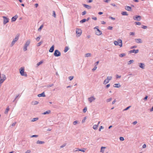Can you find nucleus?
<instances>
[{
	"label": "nucleus",
	"mask_w": 153,
	"mask_h": 153,
	"mask_svg": "<svg viewBox=\"0 0 153 153\" xmlns=\"http://www.w3.org/2000/svg\"><path fill=\"white\" fill-rule=\"evenodd\" d=\"M147 27L145 25H142V28L144 29H146L147 28Z\"/></svg>",
	"instance_id": "nucleus-46"
},
{
	"label": "nucleus",
	"mask_w": 153,
	"mask_h": 153,
	"mask_svg": "<svg viewBox=\"0 0 153 153\" xmlns=\"http://www.w3.org/2000/svg\"><path fill=\"white\" fill-rule=\"evenodd\" d=\"M138 65L140 68H141L142 69H145V65L144 63L140 62L138 63Z\"/></svg>",
	"instance_id": "nucleus-12"
},
{
	"label": "nucleus",
	"mask_w": 153,
	"mask_h": 153,
	"mask_svg": "<svg viewBox=\"0 0 153 153\" xmlns=\"http://www.w3.org/2000/svg\"><path fill=\"white\" fill-rule=\"evenodd\" d=\"M135 42L137 43H141L142 42V41L140 39H135Z\"/></svg>",
	"instance_id": "nucleus-14"
},
{
	"label": "nucleus",
	"mask_w": 153,
	"mask_h": 153,
	"mask_svg": "<svg viewBox=\"0 0 153 153\" xmlns=\"http://www.w3.org/2000/svg\"><path fill=\"white\" fill-rule=\"evenodd\" d=\"M86 150V149L83 148V149H79V151H81V152H85Z\"/></svg>",
	"instance_id": "nucleus-31"
},
{
	"label": "nucleus",
	"mask_w": 153,
	"mask_h": 153,
	"mask_svg": "<svg viewBox=\"0 0 153 153\" xmlns=\"http://www.w3.org/2000/svg\"><path fill=\"white\" fill-rule=\"evenodd\" d=\"M109 18H110V19H111L112 20H115V18H114V17H111V16H110V17H109Z\"/></svg>",
	"instance_id": "nucleus-60"
},
{
	"label": "nucleus",
	"mask_w": 153,
	"mask_h": 153,
	"mask_svg": "<svg viewBox=\"0 0 153 153\" xmlns=\"http://www.w3.org/2000/svg\"><path fill=\"white\" fill-rule=\"evenodd\" d=\"M125 9L126 10L128 11H130L131 10V8L130 6H126L125 7Z\"/></svg>",
	"instance_id": "nucleus-22"
},
{
	"label": "nucleus",
	"mask_w": 153,
	"mask_h": 153,
	"mask_svg": "<svg viewBox=\"0 0 153 153\" xmlns=\"http://www.w3.org/2000/svg\"><path fill=\"white\" fill-rule=\"evenodd\" d=\"M38 103H39V102L38 101H33L32 102V104L33 105H37V104H38Z\"/></svg>",
	"instance_id": "nucleus-29"
},
{
	"label": "nucleus",
	"mask_w": 153,
	"mask_h": 153,
	"mask_svg": "<svg viewBox=\"0 0 153 153\" xmlns=\"http://www.w3.org/2000/svg\"><path fill=\"white\" fill-rule=\"evenodd\" d=\"M76 37H79L82 33V30L80 29L76 28Z\"/></svg>",
	"instance_id": "nucleus-5"
},
{
	"label": "nucleus",
	"mask_w": 153,
	"mask_h": 153,
	"mask_svg": "<svg viewBox=\"0 0 153 153\" xmlns=\"http://www.w3.org/2000/svg\"><path fill=\"white\" fill-rule=\"evenodd\" d=\"M133 19L135 20L139 21L141 19V17L139 16H136L133 17Z\"/></svg>",
	"instance_id": "nucleus-13"
},
{
	"label": "nucleus",
	"mask_w": 153,
	"mask_h": 153,
	"mask_svg": "<svg viewBox=\"0 0 153 153\" xmlns=\"http://www.w3.org/2000/svg\"><path fill=\"white\" fill-rule=\"evenodd\" d=\"M86 119V117H85L84 118V119L82 120V123H84Z\"/></svg>",
	"instance_id": "nucleus-50"
},
{
	"label": "nucleus",
	"mask_w": 153,
	"mask_h": 153,
	"mask_svg": "<svg viewBox=\"0 0 153 153\" xmlns=\"http://www.w3.org/2000/svg\"><path fill=\"white\" fill-rule=\"evenodd\" d=\"M45 142L44 141H42L40 140H38L36 142V143L38 144H42L45 143Z\"/></svg>",
	"instance_id": "nucleus-25"
},
{
	"label": "nucleus",
	"mask_w": 153,
	"mask_h": 153,
	"mask_svg": "<svg viewBox=\"0 0 153 153\" xmlns=\"http://www.w3.org/2000/svg\"><path fill=\"white\" fill-rule=\"evenodd\" d=\"M51 111L50 110H48L47 111L43 112L42 114L44 115L48 114L51 113Z\"/></svg>",
	"instance_id": "nucleus-21"
},
{
	"label": "nucleus",
	"mask_w": 153,
	"mask_h": 153,
	"mask_svg": "<svg viewBox=\"0 0 153 153\" xmlns=\"http://www.w3.org/2000/svg\"><path fill=\"white\" fill-rule=\"evenodd\" d=\"M98 127V125H94L93 126V128L94 130H96L97 128Z\"/></svg>",
	"instance_id": "nucleus-28"
},
{
	"label": "nucleus",
	"mask_w": 153,
	"mask_h": 153,
	"mask_svg": "<svg viewBox=\"0 0 153 153\" xmlns=\"http://www.w3.org/2000/svg\"><path fill=\"white\" fill-rule=\"evenodd\" d=\"M54 45H52L51 47L50 48L49 51L50 52H53L54 51Z\"/></svg>",
	"instance_id": "nucleus-23"
},
{
	"label": "nucleus",
	"mask_w": 153,
	"mask_h": 153,
	"mask_svg": "<svg viewBox=\"0 0 153 153\" xmlns=\"http://www.w3.org/2000/svg\"><path fill=\"white\" fill-rule=\"evenodd\" d=\"M98 27H99L98 26H96L95 27L94 29H96V30H95V33L96 35H100L102 34V32L99 30L98 29Z\"/></svg>",
	"instance_id": "nucleus-8"
},
{
	"label": "nucleus",
	"mask_w": 153,
	"mask_h": 153,
	"mask_svg": "<svg viewBox=\"0 0 153 153\" xmlns=\"http://www.w3.org/2000/svg\"><path fill=\"white\" fill-rule=\"evenodd\" d=\"M38 137V135H33L31 136V137Z\"/></svg>",
	"instance_id": "nucleus-52"
},
{
	"label": "nucleus",
	"mask_w": 153,
	"mask_h": 153,
	"mask_svg": "<svg viewBox=\"0 0 153 153\" xmlns=\"http://www.w3.org/2000/svg\"><path fill=\"white\" fill-rule=\"evenodd\" d=\"M38 119V118L37 117L35 118L32 119L31 120L32 122H34L37 120Z\"/></svg>",
	"instance_id": "nucleus-36"
},
{
	"label": "nucleus",
	"mask_w": 153,
	"mask_h": 153,
	"mask_svg": "<svg viewBox=\"0 0 153 153\" xmlns=\"http://www.w3.org/2000/svg\"><path fill=\"white\" fill-rule=\"evenodd\" d=\"M112 99V98L111 97L109 99H107L106 100V101L107 102H110V101H111V100Z\"/></svg>",
	"instance_id": "nucleus-39"
},
{
	"label": "nucleus",
	"mask_w": 153,
	"mask_h": 153,
	"mask_svg": "<svg viewBox=\"0 0 153 153\" xmlns=\"http://www.w3.org/2000/svg\"><path fill=\"white\" fill-rule=\"evenodd\" d=\"M97 68V67L96 66H95L92 69V70L93 71H94Z\"/></svg>",
	"instance_id": "nucleus-59"
},
{
	"label": "nucleus",
	"mask_w": 153,
	"mask_h": 153,
	"mask_svg": "<svg viewBox=\"0 0 153 153\" xmlns=\"http://www.w3.org/2000/svg\"><path fill=\"white\" fill-rule=\"evenodd\" d=\"M24 67H21L19 69V72L21 76L26 77L27 75L26 73L24 72Z\"/></svg>",
	"instance_id": "nucleus-3"
},
{
	"label": "nucleus",
	"mask_w": 153,
	"mask_h": 153,
	"mask_svg": "<svg viewBox=\"0 0 153 153\" xmlns=\"http://www.w3.org/2000/svg\"><path fill=\"white\" fill-rule=\"evenodd\" d=\"M83 5H84V6L85 7V8H87V9H90L91 8V6H90L88 5H87V4H84Z\"/></svg>",
	"instance_id": "nucleus-24"
},
{
	"label": "nucleus",
	"mask_w": 153,
	"mask_h": 153,
	"mask_svg": "<svg viewBox=\"0 0 153 153\" xmlns=\"http://www.w3.org/2000/svg\"><path fill=\"white\" fill-rule=\"evenodd\" d=\"M30 152L31 151L30 150H27L25 152V153H30Z\"/></svg>",
	"instance_id": "nucleus-61"
},
{
	"label": "nucleus",
	"mask_w": 153,
	"mask_h": 153,
	"mask_svg": "<svg viewBox=\"0 0 153 153\" xmlns=\"http://www.w3.org/2000/svg\"><path fill=\"white\" fill-rule=\"evenodd\" d=\"M96 99V97L94 95L91 96L88 98V101L90 103L94 102Z\"/></svg>",
	"instance_id": "nucleus-6"
},
{
	"label": "nucleus",
	"mask_w": 153,
	"mask_h": 153,
	"mask_svg": "<svg viewBox=\"0 0 153 153\" xmlns=\"http://www.w3.org/2000/svg\"><path fill=\"white\" fill-rule=\"evenodd\" d=\"M113 27L111 26H109L108 27V29L109 30H111L112 29Z\"/></svg>",
	"instance_id": "nucleus-55"
},
{
	"label": "nucleus",
	"mask_w": 153,
	"mask_h": 153,
	"mask_svg": "<svg viewBox=\"0 0 153 153\" xmlns=\"http://www.w3.org/2000/svg\"><path fill=\"white\" fill-rule=\"evenodd\" d=\"M112 76H108L107 78L103 82V84L105 85L108 83L112 79Z\"/></svg>",
	"instance_id": "nucleus-4"
},
{
	"label": "nucleus",
	"mask_w": 153,
	"mask_h": 153,
	"mask_svg": "<svg viewBox=\"0 0 153 153\" xmlns=\"http://www.w3.org/2000/svg\"><path fill=\"white\" fill-rule=\"evenodd\" d=\"M40 39V37H38L36 38V40L37 41H39Z\"/></svg>",
	"instance_id": "nucleus-56"
},
{
	"label": "nucleus",
	"mask_w": 153,
	"mask_h": 153,
	"mask_svg": "<svg viewBox=\"0 0 153 153\" xmlns=\"http://www.w3.org/2000/svg\"><path fill=\"white\" fill-rule=\"evenodd\" d=\"M142 147L143 148H145L146 147V145L145 144H144L143 145Z\"/></svg>",
	"instance_id": "nucleus-64"
},
{
	"label": "nucleus",
	"mask_w": 153,
	"mask_h": 153,
	"mask_svg": "<svg viewBox=\"0 0 153 153\" xmlns=\"http://www.w3.org/2000/svg\"><path fill=\"white\" fill-rule=\"evenodd\" d=\"M134 62V60H130L127 62L128 64V65H130L131 63H133Z\"/></svg>",
	"instance_id": "nucleus-30"
},
{
	"label": "nucleus",
	"mask_w": 153,
	"mask_h": 153,
	"mask_svg": "<svg viewBox=\"0 0 153 153\" xmlns=\"http://www.w3.org/2000/svg\"><path fill=\"white\" fill-rule=\"evenodd\" d=\"M91 56V54L90 53H88L85 54V57H90Z\"/></svg>",
	"instance_id": "nucleus-20"
},
{
	"label": "nucleus",
	"mask_w": 153,
	"mask_h": 153,
	"mask_svg": "<svg viewBox=\"0 0 153 153\" xmlns=\"http://www.w3.org/2000/svg\"><path fill=\"white\" fill-rule=\"evenodd\" d=\"M106 148L105 147H101L100 152L101 153H104L105 151V149Z\"/></svg>",
	"instance_id": "nucleus-18"
},
{
	"label": "nucleus",
	"mask_w": 153,
	"mask_h": 153,
	"mask_svg": "<svg viewBox=\"0 0 153 153\" xmlns=\"http://www.w3.org/2000/svg\"><path fill=\"white\" fill-rule=\"evenodd\" d=\"M19 35H17L16 36L15 38L13 39L10 44V46L12 47L15 44V42L17 41L19 38Z\"/></svg>",
	"instance_id": "nucleus-7"
},
{
	"label": "nucleus",
	"mask_w": 153,
	"mask_h": 153,
	"mask_svg": "<svg viewBox=\"0 0 153 153\" xmlns=\"http://www.w3.org/2000/svg\"><path fill=\"white\" fill-rule=\"evenodd\" d=\"M121 86V85L119 83L114 84L113 85V87L115 88H120Z\"/></svg>",
	"instance_id": "nucleus-16"
},
{
	"label": "nucleus",
	"mask_w": 153,
	"mask_h": 153,
	"mask_svg": "<svg viewBox=\"0 0 153 153\" xmlns=\"http://www.w3.org/2000/svg\"><path fill=\"white\" fill-rule=\"evenodd\" d=\"M43 63V61H40V62H38L37 64L36 65H37V66L38 67V66H39V65H40L42 64Z\"/></svg>",
	"instance_id": "nucleus-33"
},
{
	"label": "nucleus",
	"mask_w": 153,
	"mask_h": 153,
	"mask_svg": "<svg viewBox=\"0 0 153 153\" xmlns=\"http://www.w3.org/2000/svg\"><path fill=\"white\" fill-rule=\"evenodd\" d=\"M129 34L131 36H134L135 35V33L134 32H131L129 33Z\"/></svg>",
	"instance_id": "nucleus-43"
},
{
	"label": "nucleus",
	"mask_w": 153,
	"mask_h": 153,
	"mask_svg": "<svg viewBox=\"0 0 153 153\" xmlns=\"http://www.w3.org/2000/svg\"><path fill=\"white\" fill-rule=\"evenodd\" d=\"M30 40H27L23 46V50L25 51L27 50V48L29 46L30 43Z\"/></svg>",
	"instance_id": "nucleus-1"
},
{
	"label": "nucleus",
	"mask_w": 153,
	"mask_h": 153,
	"mask_svg": "<svg viewBox=\"0 0 153 153\" xmlns=\"http://www.w3.org/2000/svg\"><path fill=\"white\" fill-rule=\"evenodd\" d=\"M53 14L52 15L53 16L54 18H56V13H55V11H53Z\"/></svg>",
	"instance_id": "nucleus-42"
},
{
	"label": "nucleus",
	"mask_w": 153,
	"mask_h": 153,
	"mask_svg": "<svg viewBox=\"0 0 153 153\" xmlns=\"http://www.w3.org/2000/svg\"><path fill=\"white\" fill-rule=\"evenodd\" d=\"M103 128H104V127L102 126H100L99 129V131H101V129H103Z\"/></svg>",
	"instance_id": "nucleus-51"
},
{
	"label": "nucleus",
	"mask_w": 153,
	"mask_h": 153,
	"mask_svg": "<svg viewBox=\"0 0 153 153\" xmlns=\"http://www.w3.org/2000/svg\"><path fill=\"white\" fill-rule=\"evenodd\" d=\"M110 84L107 85L105 86V88H108L110 86Z\"/></svg>",
	"instance_id": "nucleus-53"
},
{
	"label": "nucleus",
	"mask_w": 153,
	"mask_h": 153,
	"mask_svg": "<svg viewBox=\"0 0 153 153\" xmlns=\"http://www.w3.org/2000/svg\"><path fill=\"white\" fill-rule=\"evenodd\" d=\"M53 85V84H51L50 85H48L47 87H52V86Z\"/></svg>",
	"instance_id": "nucleus-58"
},
{
	"label": "nucleus",
	"mask_w": 153,
	"mask_h": 153,
	"mask_svg": "<svg viewBox=\"0 0 153 153\" xmlns=\"http://www.w3.org/2000/svg\"><path fill=\"white\" fill-rule=\"evenodd\" d=\"M79 149L78 148H76L75 149V150L74 151V152H77L78 151H79Z\"/></svg>",
	"instance_id": "nucleus-57"
},
{
	"label": "nucleus",
	"mask_w": 153,
	"mask_h": 153,
	"mask_svg": "<svg viewBox=\"0 0 153 153\" xmlns=\"http://www.w3.org/2000/svg\"><path fill=\"white\" fill-rule=\"evenodd\" d=\"M121 77V76L119 75H118L117 74L116 75V79L120 78Z\"/></svg>",
	"instance_id": "nucleus-44"
},
{
	"label": "nucleus",
	"mask_w": 153,
	"mask_h": 153,
	"mask_svg": "<svg viewBox=\"0 0 153 153\" xmlns=\"http://www.w3.org/2000/svg\"><path fill=\"white\" fill-rule=\"evenodd\" d=\"M61 53L60 52L57 50L55 51L54 53V55L56 57H58L61 56Z\"/></svg>",
	"instance_id": "nucleus-10"
},
{
	"label": "nucleus",
	"mask_w": 153,
	"mask_h": 153,
	"mask_svg": "<svg viewBox=\"0 0 153 153\" xmlns=\"http://www.w3.org/2000/svg\"><path fill=\"white\" fill-rule=\"evenodd\" d=\"M120 141H123L124 140V138L123 137H120Z\"/></svg>",
	"instance_id": "nucleus-49"
},
{
	"label": "nucleus",
	"mask_w": 153,
	"mask_h": 153,
	"mask_svg": "<svg viewBox=\"0 0 153 153\" xmlns=\"http://www.w3.org/2000/svg\"><path fill=\"white\" fill-rule=\"evenodd\" d=\"M121 14L123 15L127 16L128 14L126 12L123 11L121 13Z\"/></svg>",
	"instance_id": "nucleus-32"
},
{
	"label": "nucleus",
	"mask_w": 153,
	"mask_h": 153,
	"mask_svg": "<svg viewBox=\"0 0 153 153\" xmlns=\"http://www.w3.org/2000/svg\"><path fill=\"white\" fill-rule=\"evenodd\" d=\"M135 23L136 25H140L141 24V23L140 22H135Z\"/></svg>",
	"instance_id": "nucleus-41"
},
{
	"label": "nucleus",
	"mask_w": 153,
	"mask_h": 153,
	"mask_svg": "<svg viewBox=\"0 0 153 153\" xmlns=\"http://www.w3.org/2000/svg\"><path fill=\"white\" fill-rule=\"evenodd\" d=\"M9 109H10V108H9V106H8L7 108L5 111L4 113L5 114H7L8 113V111L9 110Z\"/></svg>",
	"instance_id": "nucleus-26"
},
{
	"label": "nucleus",
	"mask_w": 153,
	"mask_h": 153,
	"mask_svg": "<svg viewBox=\"0 0 153 153\" xmlns=\"http://www.w3.org/2000/svg\"><path fill=\"white\" fill-rule=\"evenodd\" d=\"M114 44L115 45L119 46L120 47L122 46V41L120 39H118L117 41H114Z\"/></svg>",
	"instance_id": "nucleus-2"
},
{
	"label": "nucleus",
	"mask_w": 153,
	"mask_h": 153,
	"mask_svg": "<svg viewBox=\"0 0 153 153\" xmlns=\"http://www.w3.org/2000/svg\"><path fill=\"white\" fill-rule=\"evenodd\" d=\"M92 1H93L92 0H87V2L88 3H91V2H92Z\"/></svg>",
	"instance_id": "nucleus-63"
},
{
	"label": "nucleus",
	"mask_w": 153,
	"mask_h": 153,
	"mask_svg": "<svg viewBox=\"0 0 153 153\" xmlns=\"http://www.w3.org/2000/svg\"><path fill=\"white\" fill-rule=\"evenodd\" d=\"M18 18V16L16 15L13 17L11 19V21L12 22H15L16 20V19Z\"/></svg>",
	"instance_id": "nucleus-17"
},
{
	"label": "nucleus",
	"mask_w": 153,
	"mask_h": 153,
	"mask_svg": "<svg viewBox=\"0 0 153 153\" xmlns=\"http://www.w3.org/2000/svg\"><path fill=\"white\" fill-rule=\"evenodd\" d=\"M86 21V19H84L80 21V22L81 23H83L85 22Z\"/></svg>",
	"instance_id": "nucleus-35"
},
{
	"label": "nucleus",
	"mask_w": 153,
	"mask_h": 153,
	"mask_svg": "<svg viewBox=\"0 0 153 153\" xmlns=\"http://www.w3.org/2000/svg\"><path fill=\"white\" fill-rule=\"evenodd\" d=\"M137 123V121H135L133 123H132V124L134 125H136Z\"/></svg>",
	"instance_id": "nucleus-62"
},
{
	"label": "nucleus",
	"mask_w": 153,
	"mask_h": 153,
	"mask_svg": "<svg viewBox=\"0 0 153 153\" xmlns=\"http://www.w3.org/2000/svg\"><path fill=\"white\" fill-rule=\"evenodd\" d=\"M3 19V24L4 25L6 24L9 21V19L7 18L5 16H3L2 17Z\"/></svg>",
	"instance_id": "nucleus-11"
},
{
	"label": "nucleus",
	"mask_w": 153,
	"mask_h": 153,
	"mask_svg": "<svg viewBox=\"0 0 153 153\" xmlns=\"http://www.w3.org/2000/svg\"><path fill=\"white\" fill-rule=\"evenodd\" d=\"M125 56H126V54L124 53L120 54L119 55V56L120 57H122Z\"/></svg>",
	"instance_id": "nucleus-38"
},
{
	"label": "nucleus",
	"mask_w": 153,
	"mask_h": 153,
	"mask_svg": "<svg viewBox=\"0 0 153 153\" xmlns=\"http://www.w3.org/2000/svg\"><path fill=\"white\" fill-rule=\"evenodd\" d=\"M38 97H45V92H43L41 94H39L38 95Z\"/></svg>",
	"instance_id": "nucleus-19"
},
{
	"label": "nucleus",
	"mask_w": 153,
	"mask_h": 153,
	"mask_svg": "<svg viewBox=\"0 0 153 153\" xmlns=\"http://www.w3.org/2000/svg\"><path fill=\"white\" fill-rule=\"evenodd\" d=\"M69 49V48L68 47L66 46L65 47L64 50V51L65 53Z\"/></svg>",
	"instance_id": "nucleus-27"
},
{
	"label": "nucleus",
	"mask_w": 153,
	"mask_h": 153,
	"mask_svg": "<svg viewBox=\"0 0 153 153\" xmlns=\"http://www.w3.org/2000/svg\"><path fill=\"white\" fill-rule=\"evenodd\" d=\"M66 145H67V144L66 143H65L63 144L62 145L60 146V148H63L64 147H65Z\"/></svg>",
	"instance_id": "nucleus-37"
},
{
	"label": "nucleus",
	"mask_w": 153,
	"mask_h": 153,
	"mask_svg": "<svg viewBox=\"0 0 153 153\" xmlns=\"http://www.w3.org/2000/svg\"><path fill=\"white\" fill-rule=\"evenodd\" d=\"M6 79V77L5 75L2 74L0 75V85Z\"/></svg>",
	"instance_id": "nucleus-9"
},
{
	"label": "nucleus",
	"mask_w": 153,
	"mask_h": 153,
	"mask_svg": "<svg viewBox=\"0 0 153 153\" xmlns=\"http://www.w3.org/2000/svg\"><path fill=\"white\" fill-rule=\"evenodd\" d=\"M43 27V25H42L38 29V31H41Z\"/></svg>",
	"instance_id": "nucleus-34"
},
{
	"label": "nucleus",
	"mask_w": 153,
	"mask_h": 153,
	"mask_svg": "<svg viewBox=\"0 0 153 153\" xmlns=\"http://www.w3.org/2000/svg\"><path fill=\"white\" fill-rule=\"evenodd\" d=\"M130 107H131V106H129L128 107H127L124 110V111H126V110H128V109L130 108Z\"/></svg>",
	"instance_id": "nucleus-54"
},
{
	"label": "nucleus",
	"mask_w": 153,
	"mask_h": 153,
	"mask_svg": "<svg viewBox=\"0 0 153 153\" xmlns=\"http://www.w3.org/2000/svg\"><path fill=\"white\" fill-rule=\"evenodd\" d=\"M87 111V108L86 107H85L83 109V111L84 113H85L86 111Z\"/></svg>",
	"instance_id": "nucleus-45"
},
{
	"label": "nucleus",
	"mask_w": 153,
	"mask_h": 153,
	"mask_svg": "<svg viewBox=\"0 0 153 153\" xmlns=\"http://www.w3.org/2000/svg\"><path fill=\"white\" fill-rule=\"evenodd\" d=\"M73 76H70L68 77V79L70 80L71 81L74 78Z\"/></svg>",
	"instance_id": "nucleus-40"
},
{
	"label": "nucleus",
	"mask_w": 153,
	"mask_h": 153,
	"mask_svg": "<svg viewBox=\"0 0 153 153\" xmlns=\"http://www.w3.org/2000/svg\"><path fill=\"white\" fill-rule=\"evenodd\" d=\"M42 42H41L38 43L37 45V46H39L42 44Z\"/></svg>",
	"instance_id": "nucleus-48"
},
{
	"label": "nucleus",
	"mask_w": 153,
	"mask_h": 153,
	"mask_svg": "<svg viewBox=\"0 0 153 153\" xmlns=\"http://www.w3.org/2000/svg\"><path fill=\"white\" fill-rule=\"evenodd\" d=\"M139 52V50L137 49L136 50H131L129 51V53H137Z\"/></svg>",
	"instance_id": "nucleus-15"
},
{
	"label": "nucleus",
	"mask_w": 153,
	"mask_h": 153,
	"mask_svg": "<svg viewBox=\"0 0 153 153\" xmlns=\"http://www.w3.org/2000/svg\"><path fill=\"white\" fill-rule=\"evenodd\" d=\"M77 123H78V121H74L73 122V124L74 125H76Z\"/></svg>",
	"instance_id": "nucleus-47"
}]
</instances>
